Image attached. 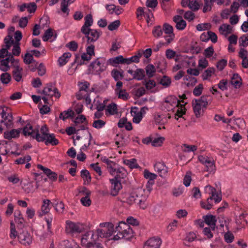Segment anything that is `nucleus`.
I'll return each instance as SVG.
<instances>
[{
	"mask_svg": "<svg viewBox=\"0 0 248 248\" xmlns=\"http://www.w3.org/2000/svg\"><path fill=\"white\" fill-rule=\"evenodd\" d=\"M41 136L38 129H33L30 124H27L23 128V133L24 136H31L33 139H36L38 142H43L46 140V136L49 134L48 129L46 125H43L40 129Z\"/></svg>",
	"mask_w": 248,
	"mask_h": 248,
	"instance_id": "1",
	"label": "nucleus"
},
{
	"mask_svg": "<svg viewBox=\"0 0 248 248\" xmlns=\"http://www.w3.org/2000/svg\"><path fill=\"white\" fill-rule=\"evenodd\" d=\"M211 99L210 95H205L193 101V110L197 118H200L203 115L204 109L207 108L209 103H210Z\"/></svg>",
	"mask_w": 248,
	"mask_h": 248,
	"instance_id": "2",
	"label": "nucleus"
},
{
	"mask_svg": "<svg viewBox=\"0 0 248 248\" xmlns=\"http://www.w3.org/2000/svg\"><path fill=\"white\" fill-rule=\"evenodd\" d=\"M134 196L138 197L136 199V203L139 204L140 208L145 209L147 207V204L145 202L147 199V195L145 194V190L142 188H137L135 191L131 194L127 199V202L129 204L133 203V202L135 201Z\"/></svg>",
	"mask_w": 248,
	"mask_h": 248,
	"instance_id": "3",
	"label": "nucleus"
},
{
	"mask_svg": "<svg viewBox=\"0 0 248 248\" xmlns=\"http://www.w3.org/2000/svg\"><path fill=\"white\" fill-rule=\"evenodd\" d=\"M99 226L102 228L97 229L95 232L98 239L99 238H108L114 232V225L111 222L101 223Z\"/></svg>",
	"mask_w": 248,
	"mask_h": 248,
	"instance_id": "4",
	"label": "nucleus"
},
{
	"mask_svg": "<svg viewBox=\"0 0 248 248\" xmlns=\"http://www.w3.org/2000/svg\"><path fill=\"white\" fill-rule=\"evenodd\" d=\"M107 65L106 59L104 57H100L90 63L89 69L94 74H99L106 69Z\"/></svg>",
	"mask_w": 248,
	"mask_h": 248,
	"instance_id": "5",
	"label": "nucleus"
},
{
	"mask_svg": "<svg viewBox=\"0 0 248 248\" xmlns=\"http://www.w3.org/2000/svg\"><path fill=\"white\" fill-rule=\"evenodd\" d=\"M99 239L95 233L93 231H89L84 234L81 240L82 246L89 248L91 246H94L99 244Z\"/></svg>",
	"mask_w": 248,
	"mask_h": 248,
	"instance_id": "6",
	"label": "nucleus"
},
{
	"mask_svg": "<svg viewBox=\"0 0 248 248\" xmlns=\"http://www.w3.org/2000/svg\"><path fill=\"white\" fill-rule=\"evenodd\" d=\"M116 231L122 232L123 239L129 240L134 236V232L129 225L123 222H120L118 226L116 227Z\"/></svg>",
	"mask_w": 248,
	"mask_h": 248,
	"instance_id": "7",
	"label": "nucleus"
},
{
	"mask_svg": "<svg viewBox=\"0 0 248 248\" xmlns=\"http://www.w3.org/2000/svg\"><path fill=\"white\" fill-rule=\"evenodd\" d=\"M85 35V37L87 39V43L88 44L93 43L96 41L101 34V31L95 29H90L85 31H81Z\"/></svg>",
	"mask_w": 248,
	"mask_h": 248,
	"instance_id": "8",
	"label": "nucleus"
},
{
	"mask_svg": "<svg viewBox=\"0 0 248 248\" xmlns=\"http://www.w3.org/2000/svg\"><path fill=\"white\" fill-rule=\"evenodd\" d=\"M200 162L204 164L206 167V170L210 172H214L216 170V166L214 160L208 156L200 155L198 157Z\"/></svg>",
	"mask_w": 248,
	"mask_h": 248,
	"instance_id": "9",
	"label": "nucleus"
},
{
	"mask_svg": "<svg viewBox=\"0 0 248 248\" xmlns=\"http://www.w3.org/2000/svg\"><path fill=\"white\" fill-rule=\"evenodd\" d=\"M84 230V226L79 223H75L72 221L66 222V231L67 233H80Z\"/></svg>",
	"mask_w": 248,
	"mask_h": 248,
	"instance_id": "10",
	"label": "nucleus"
},
{
	"mask_svg": "<svg viewBox=\"0 0 248 248\" xmlns=\"http://www.w3.org/2000/svg\"><path fill=\"white\" fill-rule=\"evenodd\" d=\"M2 111L0 112V115L2 117V119L0 123H4V125L7 127H10L13 124V117L12 114L11 112H8L6 111L8 108H6V110H4L1 107Z\"/></svg>",
	"mask_w": 248,
	"mask_h": 248,
	"instance_id": "11",
	"label": "nucleus"
},
{
	"mask_svg": "<svg viewBox=\"0 0 248 248\" xmlns=\"http://www.w3.org/2000/svg\"><path fill=\"white\" fill-rule=\"evenodd\" d=\"M18 239L20 243L24 245H29L32 242V237L28 231L23 230L18 235Z\"/></svg>",
	"mask_w": 248,
	"mask_h": 248,
	"instance_id": "12",
	"label": "nucleus"
},
{
	"mask_svg": "<svg viewBox=\"0 0 248 248\" xmlns=\"http://www.w3.org/2000/svg\"><path fill=\"white\" fill-rule=\"evenodd\" d=\"M90 45L86 48V52L81 55V60L83 61H89L91 60L93 56H95V46L94 45Z\"/></svg>",
	"mask_w": 248,
	"mask_h": 248,
	"instance_id": "13",
	"label": "nucleus"
},
{
	"mask_svg": "<svg viewBox=\"0 0 248 248\" xmlns=\"http://www.w3.org/2000/svg\"><path fill=\"white\" fill-rule=\"evenodd\" d=\"M23 128L13 129L11 130L5 131L3 134L4 138L8 140L17 138L19 137L21 131H23Z\"/></svg>",
	"mask_w": 248,
	"mask_h": 248,
	"instance_id": "14",
	"label": "nucleus"
},
{
	"mask_svg": "<svg viewBox=\"0 0 248 248\" xmlns=\"http://www.w3.org/2000/svg\"><path fill=\"white\" fill-rule=\"evenodd\" d=\"M144 176L145 178L149 180L146 185V187L148 190L150 191L152 190L151 186L154 184V180L156 178L157 175L155 173L150 172L147 170H145L144 171Z\"/></svg>",
	"mask_w": 248,
	"mask_h": 248,
	"instance_id": "15",
	"label": "nucleus"
},
{
	"mask_svg": "<svg viewBox=\"0 0 248 248\" xmlns=\"http://www.w3.org/2000/svg\"><path fill=\"white\" fill-rule=\"evenodd\" d=\"M37 167L38 169L43 170L44 173L47 175L50 180L52 181L57 180L58 174L55 172L52 171L50 169L46 168L40 164H38Z\"/></svg>",
	"mask_w": 248,
	"mask_h": 248,
	"instance_id": "16",
	"label": "nucleus"
},
{
	"mask_svg": "<svg viewBox=\"0 0 248 248\" xmlns=\"http://www.w3.org/2000/svg\"><path fill=\"white\" fill-rule=\"evenodd\" d=\"M111 184V195L115 196H116L122 188V186L120 182V180L113 178L110 180Z\"/></svg>",
	"mask_w": 248,
	"mask_h": 248,
	"instance_id": "17",
	"label": "nucleus"
},
{
	"mask_svg": "<svg viewBox=\"0 0 248 248\" xmlns=\"http://www.w3.org/2000/svg\"><path fill=\"white\" fill-rule=\"evenodd\" d=\"M155 170L161 177H165L168 172V168L163 162L156 163L154 165Z\"/></svg>",
	"mask_w": 248,
	"mask_h": 248,
	"instance_id": "18",
	"label": "nucleus"
},
{
	"mask_svg": "<svg viewBox=\"0 0 248 248\" xmlns=\"http://www.w3.org/2000/svg\"><path fill=\"white\" fill-rule=\"evenodd\" d=\"M161 244V241L160 239L152 238L147 241L144 248H159Z\"/></svg>",
	"mask_w": 248,
	"mask_h": 248,
	"instance_id": "19",
	"label": "nucleus"
},
{
	"mask_svg": "<svg viewBox=\"0 0 248 248\" xmlns=\"http://www.w3.org/2000/svg\"><path fill=\"white\" fill-rule=\"evenodd\" d=\"M173 21L176 23V28L178 30H183L186 27V23L180 16L177 15L173 17Z\"/></svg>",
	"mask_w": 248,
	"mask_h": 248,
	"instance_id": "20",
	"label": "nucleus"
},
{
	"mask_svg": "<svg viewBox=\"0 0 248 248\" xmlns=\"http://www.w3.org/2000/svg\"><path fill=\"white\" fill-rule=\"evenodd\" d=\"M203 218H204V222L210 226L212 230H215L217 222L216 217L209 215L204 216Z\"/></svg>",
	"mask_w": 248,
	"mask_h": 248,
	"instance_id": "21",
	"label": "nucleus"
},
{
	"mask_svg": "<svg viewBox=\"0 0 248 248\" xmlns=\"http://www.w3.org/2000/svg\"><path fill=\"white\" fill-rule=\"evenodd\" d=\"M165 102L170 104L172 106L176 105L177 107H179L180 105L182 104L181 100L178 99L174 95H170L167 96L165 99Z\"/></svg>",
	"mask_w": 248,
	"mask_h": 248,
	"instance_id": "22",
	"label": "nucleus"
},
{
	"mask_svg": "<svg viewBox=\"0 0 248 248\" xmlns=\"http://www.w3.org/2000/svg\"><path fill=\"white\" fill-rule=\"evenodd\" d=\"M85 23L81 28V31H85L90 29V27L93 25V19L91 14H88L85 17Z\"/></svg>",
	"mask_w": 248,
	"mask_h": 248,
	"instance_id": "23",
	"label": "nucleus"
},
{
	"mask_svg": "<svg viewBox=\"0 0 248 248\" xmlns=\"http://www.w3.org/2000/svg\"><path fill=\"white\" fill-rule=\"evenodd\" d=\"M120 63H124V58L122 55L110 58L107 61L108 65H111L113 66H116Z\"/></svg>",
	"mask_w": 248,
	"mask_h": 248,
	"instance_id": "24",
	"label": "nucleus"
},
{
	"mask_svg": "<svg viewBox=\"0 0 248 248\" xmlns=\"http://www.w3.org/2000/svg\"><path fill=\"white\" fill-rule=\"evenodd\" d=\"M44 141L46 145L51 144L55 146L59 144V140L55 138V136L54 134H49L47 135Z\"/></svg>",
	"mask_w": 248,
	"mask_h": 248,
	"instance_id": "25",
	"label": "nucleus"
},
{
	"mask_svg": "<svg viewBox=\"0 0 248 248\" xmlns=\"http://www.w3.org/2000/svg\"><path fill=\"white\" fill-rule=\"evenodd\" d=\"M231 83L235 88H239L242 85V78L238 74H234L231 78Z\"/></svg>",
	"mask_w": 248,
	"mask_h": 248,
	"instance_id": "26",
	"label": "nucleus"
},
{
	"mask_svg": "<svg viewBox=\"0 0 248 248\" xmlns=\"http://www.w3.org/2000/svg\"><path fill=\"white\" fill-rule=\"evenodd\" d=\"M210 189H211V193H212V196H211L210 198H208L207 200V204H206L205 202H201V207L205 209L206 210H210L212 208V204L209 203V201L213 200V197L215 196V194L214 192L216 191V189L214 188H213L211 186H208Z\"/></svg>",
	"mask_w": 248,
	"mask_h": 248,
	"instance_id": "27",
	"label": "nucleus"
},
{
	"mask_svg": "<svg viewBox=\"0 0 248 248\" xmlns=\"http://www.w3.org/2000/svg\"><path fill=\"white\" fill-rule=\"evenodd\" d=\"M51 92H53V93H59V90L56 87L55 83H47L44 88L42 93H48Z\"/></svg>",
	"mask_w": 248,
	"mask_h": 248,
	"instance_id": "28",
	"label": "nucleus"
},
{
	"mask_svg": "<svg viewBox=\"0 0 248 248\" xmlns=\"http://www.w3.org/2000/svg\"><path fill=\"white\" fill-rule=\"evenodd\" d=\"M75 116V112L71 109H68L66 111H64L61 113L59 118L63 121L68 118H73Z\"/></svg>",
	"mask_w": 248,
	"mask_h": 248,
	"instance_id": "29",
	"label": "nucleus"
},
{
	"mask_svg": "<svg viewBox=\"0 0 248 248\" xmlns=\"http://www.w3.org/2000/svg\"><path fill=\"white\" fill-rule=\"evenodd\" d=\"M71 56V54L69 52H66L63 54L58 59V62L60 66L65 65L68 62V59Z\"/></svg>",
	"mask_w": 248,
	"mask_h": 248,
	"instance_id": "30",
	"label": "nucleus"
},
{
	"mask_svg": "<svg viewBox=\"0 0 248 248\" xmlns=\"http://www.w3.org/2000/svg\"><path fill=\"white\" fill-rule=\"evenodd\" d=\"M145 77V71L143 69H137L133 74V78L138 80H142Z\"/></svg>",
	"mask_w": 248,
	"mask_h": 248,
	"instance_id": "31",
	"label": "nucleus"
},
{
	"mask_svg": "<svg viewBox=\"0 0 248 248\" xmlns=\"http://www.w3.org/2000/svg\"><path fill=\"white\" fill-rule=\"evenodd\" d=\"M75 0H62L61 3V10L64 13H69L68 5L73 3Z\"/></svg>",
	"mask_w": 248,
	"mask_h": 248,
	"instance_id": "32",
	"label": "nucleus"
},
{
	"mask_svg": "<svg viewBox=\"0 0 248 248\" xmlns=\"http://www.w3.org/2000/svg\"><path fill=\"white\" fill-rule=\"evenodd\" d=\"M146 75L149 78H151L155 76L156 69L152 64H148L145 67Z\"/></svg>",
	"mask_w": 248,
	"mask_h": 248,
	"instance_id": "33",
	"label": "nucleus"
},
{
	"mask_svg": "<svg viewBox=\"0 0 248 248\" xmlns=\"http://www.w3.org/2000/svg\"><path fill=\"white\" fill-rule=\"evenodd\" d=\"M117 174L114 178L120 180L125 178L126 176V171L123 167H119L117 168L115 171Z\"/></svg>",
	"mask_w": 248,
	"mask_h": 248,
	"instance_id": "34",
	"label": "nucleus"
},
{
	"mask_svg": "<svg viewBox=\"0 0 248 248\" xmlns=\"http://www.w3.org/2000/svg\"><path fill=\"white\" fill-rule=\"evenodd\" d=\"M182 104H181L178 107V108L177 110L176 114V116H178V117H182V116L185 114L186 112V109L185 107V105L187 104V102L183 101L181 100Z\"/></svg>",
	"mask_w": 248,
	"mask_h": 248,
	"instance_id": "35",
	"label": "nucleus"
},
{
	"mask_svg": "<svg viewBox=\"0 0 248 248\" xmlns=\"http://www.w3.org/2000/svg\"><path fill=\"white\" fill-rule=\"evenodd\" d=\"M81 177L83 179L84 184H90L91 181V176L89 171L87 170H82L80 172Z\"/></svg>",
	"mask_w": 248,
	"mask_h": 248,
	"instance_id": "36",
	"label": "nucleus"
},
{
	"mask_svg": "<svg viewBox=\"0 0 248 248\" xmlns=\"http://www.w3.org/2000/svg\"><path fill=\"white\" fill-rule=\"evenodd\" d=\"M23 71V68L14 69L12 72V75L14 79L17 82H19L21 81L22 76V72Z\"/></svg>",
	"mask_w": 248,
	"mask_h": 248,
	"instance_id": "37",
	"label": "nucleus"
},
{
	"mask_svg": "<svg viewBox=\"0 0 248 248\" xmlns=\"http://www.w3.org/2000/svg\"><path fill=\"white\" fill-rule=\"evenodd\" d=\"M219 31L222 33L225 32L227 34H229L232 32V27L229 24H223L219 27Z\"/></svg>",
	"mask_w": 248,
	"mask_h": 248,
	"instance_id": "38",
	"label": "nucleus"
},
{
	"mask_svg": "<svg viewBox=\"0 0 248 248\" xmlns=\"http://www.w3.org/2000/svg\"><path fill=\"white\" fill-rule=\"evenodd\" d=\"M214 2H215V0H204V5L203 8V12L205 13L210 11Z\"/></svg>",
	"mask_w": 248,
	"mask_h": 248,
	"instance_id": "39",
	"label": "nucleus"
},
{
	"mask_svg": "<svg viewBox=\"0 0 248 248\" xmlns=\"http://www.w3.org/2000/svg\"><path fill=\"white\" fill-rule=\"evenodd\" d=\"M123 71L120 72L117 69H114L111 71V76L116 81H118L123 78Z\"/></svg>",
	"mask_w": 248,
	"mask_h": 248,
	"instance_id": "40",
	"label": "nucleus"
},
{
	"mask_svg": "<svg viewBox=\"0 0 248 248\" xmlns=\"http://www.w3.org/2000/svg\"><path fill=\"white\" fill-rule=\"evenodd\" d=\"M51 202L49 200H45L43 201V203L41 206V211L43 214L48 213L50 210L49 207Z\"/></svg>",
	"mask_w": 248,
	"mask_h": 248,
	"instance_id": "41",
	"label": "nucleus"
},
{
	"mask_svg": "<svg viewBox=\"0 0 248 248\" xmlns=\"http://www.w3.org/2000/svg\"><path fill=\"white\" fill-rule=\"evenodd\" d=\"M124 163L128 166L130 169L138 168L139 167L138 164L137 163V160L135 158H132L130 160H124Z\"/></svg>",
	"mask_w": 248,
	"mask_h": 248,
	"instance_id": "42",
	"label": "nucleus"
},
{
	"mask_svg": "<svg viewBox=\"0 0 248 248\" xmlns=\"http://www.w3.org/2000/svg\"><path fill=\"white\" fill-rule=\"evenodd\" d=\"M73 242H70L68 240H63L59 243V248H72L74 245Z\"/></svg>",
	"mask_w": 248,
	"mask_h": 248,
	"instance_id": "43",
	"label": "nucleus"
},
{
	"mask_svg": "<svg viewBox=\"0 0 248 248\" xmlns=\"http://www.w3.org/2000/svg\"><path fill=\"white\" fill-rule=\"evenodd\" d=\"M11 79V76L8 73H3L0 75V80L3 84H8L10 81Z\"/></svg>",
	"mask_w": 248,
	"mask_h": 248,
	"instance_id": "44",
	"label": "nucleus"
},
{
	"mask_svg": "<svg viewBox=\"0 0 248 248\" xmlns=\"http://www.w3.org/2000/svg\"><path fill=\"white\" fill-rule=\"evenodd\" d=\"M152 33L155 37L158 38L162 35L163 29L159 25L155 26L152 31Z\"/></svg>",
	"mask_w": 248,
	"mask_h": 248,
	"instance_id": "45",
	"label": "nucleus"
},
{
	"mask_svg": "<svg viewBox=\"0 0 248 248\" xmlns=\"http://www.w3.org/2000/svg\"><path fill=\"white\" fill-rule=\"evenodd\" d=\"M159 83L164 87H168L171 83V78L166 76H164L160 79Z\"/></svg>",
	"mask_w": 248,
	"mask_h": 248,
	"instance_id": "46",
	"label": "nucleus"
},
{
	"mask_svg": "<svg viewBox=\"0 0 248 248\" xmlns=\"http://www.w3.org/2000/svg\"><path fill=\"white\" fill-rule=\"evenodd\" d=\"M215 72V69L213 67H210L206 69L202 74V77L203 80H207L208 78L212 76Z\"/></svg>",
	"mask_w": 248,
	"mask_h": 248,
	"instance_id": "47",
	"label": "nucleus"
},
{
	"mask_svg": "<svg viewBox=\"0 0 248 248\" xmlns=\"http://www.w3.org/2000/svg\"><path fill=\"white\" fill-rule=\"evenodd\" d=\"M106 111H108L109 113V114L111 115L117 114L118 113V111L116 104L113 103L109 104L107 107Z\"/></svg>",
	"mask_w": 248,
	"mask_h": 248,
	"instance_id": "48",
	"label": "nucleus"
},
{
	"mask_svg": "<svg viewBox=\"0 0 248 248\" xmlns=\"http://www.w3.org/2000/svg\"><path fill=\"white\" fill-rule=\"evenodd\" d=\"M148 13H147L146 12H144L143 8L141 7H139L137 9V12H136V16L137 18L138 19H140V17L142 15L144 16H147L148 18H149V13L151 12V10L149 9H148Z\"/></svg>",
	"mask_w": 248,
	"mask_h": 248,
	"instance_id": "49",
	"label": "nucleus"
},
{
	"mask_svg": "<svg viewBox=\"0 0 248 248\" xmlns=\"http://www.w3.org/2000/svg\"><path fill=\"white\" fill-rule=\"evenodd\" d=\"M21 53V49L20 47V43H15L13 44V48L12 49V55L18 56Z\"/></svg>",
	"mask_w": 248,
	"mask_h": 248,
	"instance_id": "50",
	"label": "nucleus"
},
{
	"mask_svg": "<svg viewBox=\"0 0 248 248\" xmlns=\"http://www.w3.org/2000/svg\"><path fill=\"white\" fill-rule=\"evenodd\" d=\"M162 29L166 34H171V33H174L173 27L168 23L163 24Z\"/></svg>",
	"mask_w": 248,
	"mask_h": 248,
	"instance_id": "51",
	"label": "nucleus"
},
{
	"mask_svg": "<svg viewBox=\"0 0 248 248\" xmlns=\"http://www.w3.org/2000/svg\"><path fill=\"white\" fill-rule=\"evenodd\" d=\"M18 237L17 232L16 230L15 225L13 222L10 223V237L11 239H15Z\"/></svg>",
	"mask_w": 248,
	"mask_h": 248,
	"instance_id": "52",
	"label": "nucleus"
},
{
	"mask_svg": "<svg viewBox=\"0 0 248 248\" xmlns=\"http://www.w3.org/2000/svg\"><path fill=\"white\" fill-rule=\"evenodd\" d=\"M53 35L52 30L51 28L47 29L45 32L42 39L45 42L47 41Z\"/></svg>",
	"mask_w": 248,
	"mask_h": 248,
	"instance_id": "53",
	"label": "nucleus"
},
{
	"mask_svg": "<svg viewBox=\"0 0 248 248\" xmlns=\"http://www.w3.org/2000/svg\"><path fill=\"white\" fill-rule=\"evenodd\" d=\"M35 61L33 59L32 55L30 54V53H27L25 55V57L24 58V62L26 64H30L32 62H35Z\"/></svg>",
	"mask_w": 248,
	"mask_h": 248,
	"instance_id": "54",
	"label": "nucleus"
},
{
	"mask_svg": "<svg viewBox=\"0 0 248 248\" xmlns=\"http://www.w3.org/2000/svg\"><path fill=\"white\" fill-rule=\"evenodd\" d=\"M224 238L226 242L227 243H230L233 241L234 236L232 232H227L225 233L224 235Z\"/></svg>",
	"mask_w": 248,
	"mask_h": 248,
	"instance_id": "55",
	"label": "nucleus"
},
{
	"mask_svg": "<svg viewBox=\"0 0 248 248\" xmlns=\"http://www.w3.org/2000/svg\"><path fill=\"white\" fill-rule=\"evenodd\" d=\"M106 124V122L102 120H97L93 122V126L96 129L102 128Z\"/></svg>",
	"mask_w": 248,
	"mask_h": 248,
	"instance_id": "56",
	"label": "nucleus"
},
{
	"mask_svg": "<svg viewBox=\"0 0 248 248\" xmlns=\"http://www.w3.org/2000/svg\"><path fill=\"white\" fill-rule=\"evenodd\" d=\"M120 25V21L119 20H115L110 23L108 28L109 31H112L116 30Z\"/></svg>",
	"mask_w": 248,
	"mask_h": 248,
	"instance_id": "57",
	"label": "nucleus"
},
{
	"mask_svg": "<svg viewBox=\"0 0 248 248\" xmlns=\"http://www.w3.org/2000/svg\"><path fill=\"white\" fill-rule=\"evenodd\" d=\"M200 7V4L198 2V0H190L189 8L192 11H197Z\"/></svg>",
	"mask_w": 248,
	"mask_h": 248,
	"instance_id": "58",
	"label": "nucleus"
},
{
	"mask_svg": "<svg viewBox=\"0 0 248 248\" xmlns=\"http://www.w3.org/2000/svg\"><path fill=\"white\" fill-rule=\"evenodd\" d=\"M116 163L112 161H111V163L107 165V168L108 171L111 175H113L115 173L117 169L116 168Z\"/></svg>",
	"mask_w": 248,
	"mask_h": 248,
	"instance_id": "59",
	"label": "nucleus"
},
{
	"mask_svg": "<svg viewBox=\"0 0 248 248\" xmlns=\"http://www.w3.org/2000/svg\"><path fill=\"white\" fill-rule=\"evenodd\" d=\"M164 140L165 138L162 137L155 139L152 141V145L155 147L160 146L163 143Z\"/></svg>",
	"mask_w": 248,
	"mask_h": 248,
	"instance_id": "60",
	"label": "nucleus"
},
{
	"mask_svg": "<svg viewBox=\"0 0 248 248\" xmlns=\"http://www.w3.org/2000/svg\"><path fill=\"white\" fill-rule=\"evenodd\" d=\"M214 53V50L212 46L208 47L204 50L203 55L206 58L211 57Z\"/></svg>",
	"mask_w": 248,
	"mask_h": 248,
	"instance_id": "61",
	"label": "nucleus"
},
{
	"mask_svg": "<svg viewBox=\"0 0 248 248\" xmlns=\"http://www.w3.org/2000/svg\"><path fill=\"white\" fill-rule=\"evenodd\" d=\"M79 91L87 92V89L90 86V83L87 81L79 82L78 83Z\"/></svg>",
	"mask_w": 248,
	"mask_h": 248,
	"instance_id": "62",
	"label": "nucleus"
},
{
	"mask_svg": "<svg viewBox=\"0 0 248 248\" xmlns=\"http://www.w3.org/2000/svg\"><path fill=\"white\" fill-rule=\"evenodd\" d=\"M132 62H139V57L138 56H133L130 58H124V63L129 64Z\"/></svg>",
	"mask_w": 248,
	"mask_h": 248,
	"instance_id": "63",
	"label": "nucleus"
},
{
	"mask_svg": "<svg viewBox=\"0 0 248 248\" xmlns=\"http://www.w3.org/2000/svg\"><path fill=\"white\" fill-rule=\"evenodd\" d=\"M66 46L68 47L70 50L73 51H76L78 48V43L74 41H72L69 42L66 44Z\"/></svg>",
	"mask_w": 248,
	"mask_h": 248,
	"instance_id": "64",
	"label": "nucleus"
}]
</instances>
